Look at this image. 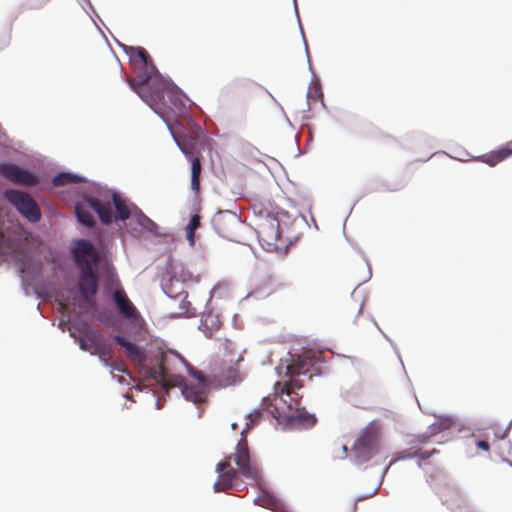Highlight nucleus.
Instances as JSON below:
<instances>
[{"label": "nucleus", "instance_id": "20", "mask_svg": "<svg viewBox=\"0 0 512 512\" xmlns=\"http://www.w3.org/2000/svg\"><path fill=\"white\" fill-rule=\"evenodd\" d=\"M191 160V188L198 192L200 188L201 162L198 156L189 157Z\"/></svg>", "mask_w": 512, "mask_h": 512}, {"label": "nucleus", "instance_id": "2", "mask_svg": "<svg viewBox=\"0 0 512 512\" xmlns=\"http://www.w3.org/2000/svg\"><path fill=\"white\" fill-rule=\"evenodd\" d=\"M114 341L125 350L129 360L140 370L143 377L154 380L164 389L183 384L180 374L187 367L186 360L172 350L161 351L148 361L144 351L137 344L121 335H115Z\"/></svg>", "mask_w": 512, "mask_h": 512}, {"label": "nucleus", "instance_id": "30", "mask_svg": "<svg viewBox=\"0 0 512 512\" xmlns=\"http://www.w3.org/2000/svg\"><path fill=\"white\" fill-rule=\"evenodd\" d=\"M476 446L478 449H481V450H484V451H488L490 446H489V443L485 440H479L477 441L476 443Z\"/></svg>", "mask_w": 512, "mask_h": 512}, {"label": "nucleus", "instance_id": "5", "mask_svg": "<svg viewBox=\"0 0 512 512\" xmlns=\"http://www.w3.org/2000/svg\"><path fill=\"white\" fill-rule=\"evenodd\" d=\"M218 479L214 483L216 492H224L233 488L234 481L238 478V473L247 479H251L256 485L262 481L261 472L255 462L251 461L249 449L246 440H241L233 455H229L224 461L216 466Z\"/></svg>", "mask_w": 512, "mask_h": 512}, {"label": "nucleus", "instance_id": "29", "mask_svg": "<svg viewBox=\"0 0 512 512\" xmlns=\"http://www.w3.org/2000/svg\"><path fill=\"white\" fill-rule=\"evenodd\" d=\"M50 0H32L30 8L31 9H41L44 7Z\"/></svg>", "mask_w": 512, "mask_h": 512}, {"label": "nucleus", "instance_id": "11", "mask_svg": "<svg viewBox=\"0 0 512 512\" xmlns=\"http://www.w3.org/2000/svg\"><path fill=\"white\" fill-rule=\"evenodd\" d=\"M190 374L193 376L194 382H188L183 377V384L176 387L181 388V393L186 400L195 404L202 403L206 398L207 382L205 377L199 371L191 370Z\"/></svg>", "mask_w": 512, "mask_h": 512}, {"label": "nucleus", "instance_id": "32", "mask_svg": "<svg viewBox=\"0 0 512 512\" xmlns=\"http://www.w3.org/2000/svg\"><path fill=\"white\" fill-rule=\"evenodd\" d=\"M199 222H200V216L198 214H194V215H192L188 224H199Z\"/></svg>", "mask_w": 512, "mask_h": 512}, {"label": "nucleus", "instance_id": "25", "mask_svg": "<svg viewBox=\"0 0 512 512\" xmlns=\"http://www.w3.org/2000/svg\"><path fill=\"white\" fill-rule=\"evenodd\" d=\"M436 453H439V451L436 449H431V450H425V451H418L417 453L408 455L407 457L418 456L420 459L424 460V459L430 458L431 456H433Z\"/></svg>", "mask_w": 512, "mask_h": 512}, {"label": "nucleus", "instance_id": "6", "mask_svg": "<svg viewBox=\"0 0 512 512\" xmlns=\"http://www.w3.org/2000/svg\"><path fill=\"white\" fill-rule=\"evenodd\" d=\"M80 349L97 355L100 361L106 367H111L112 371L126 372L124 363L120 360L112 361L113 350L109 341L98 330L84 323L78 339Z\"/></svg>", "mask_w": 512, "mask_h": 512}, {"label": "nucleus", "instance_id": "21", "mask_svg": "<svg viewBox=\"0 0 512 512\" xmlns=\"http://www.w3.org/2000/svg\"><path fill=\"white\" fill-rule=\"evenodd\" d=\"M83 181H84L83 178L76 174L62 172V173H59L58 175H56L52 179V184L54 186L58 187V186H63L66 184H71V183H81Z\"/></svg>", "mask_w": 512, "mask_h": 512}, {"label": "nucleus", "instance_id": "22", "mask_svg": "<svg viewBox=\"0 0 512 512\" xmlns=\"http://www.w3.org/2000/svg\"><path fill=\"white\" fill-rule=\"evenodd\" d=\"M258 486L261 487V484ZM254 503L269 509L277 505V499L260 488L258 496L254 499Z\"/></svg>", "mask_w": 512, "mask_h": 512}, {"label": "nucleus", "instance_id": "24", "mask_svg": "<svg viewBox=\"0 0 512 512\" xmlns=\"http://www.w3.org/2000/svg\"><path fill=\"white\" fill-rule=\"evenodd\" d=\"M220 216H221L222 220L233 223V224L241 221L239 216L236 213L231 212L229 210L220 212Z\"/></svg>", "mask_w": 512, "mask_h": 512}, {"label": "nucleus", "instance_id": "14", "mask_svg": "<svg viewBox=\"0 0 512 512\" xmlns=\"http://www.w3.org/2000/svg\"><path fill=\"white\" fill-rule=\"evenodd\" d=\"M79 291L86 303H93L97 292V276L92 267L80 269Z\"/></svg>", "mask_w": 512, "mask_h": 512}, {"label": "nucleus", "instance_id": "3", "mask_svg": "<svg viewBox=\"0 0 512 512\" xmlns=\"http://www.w3.org/2000/svg\"><path fill=\"white\" fill-rule=\"evenodd\" d=\"M112 202L98 197H88L75 205V214L80 224H95L92 212L102 224L125 222L135 224H156L143 211L119 192H113Z\"/></svg>", "mask_w": 512, "mask_h": 512}, {"label": "nucleus", "instance_id": "8", "mask_svg": "<svg viewBox=\"0 0 512 512\" xmlns=\"http://www.w3.org/2000/svg\"><path fill=\"white\" fill-rule=\"evenodd\" d=\"M380 431L375 425L365 427L353 444L355 459L364 463L378 453L380 446Z\"/></svg>", "mask_w": 512, "mask_h": 512}, {"label": "nucleus", "instance_id": "13", "mask_svg": "<svg viewBox=\"0 0 512 512\" xmlns=\"http://www.w3.org/2000/svg\"><path fill=\"white\" fill-rule=\"evenodd\" d=\"M74 261L79 269L93 268V264L98 261V254L92 243L88 240H76L72 250Z\"/></svg>", "mask_w": 512, "mask_h": 512}, {"label": "nucleus", "instance_id": "27", "mask_svg": "<svg viewBox=\"0 0 512 512\" xmlns=\"http://www.w3.org/2000/svg\"><path fill=\"white\" fill-rule=\"evenodd\" d=\"M199 226H186V237L189 240L190 245H194L195 230Z\"/></svg>", "mask_w": 512, "mask_h": 512}, {"label": "nucleus", "instance_id": "31", "mask_svg": "<svg viewBox=\"0 0 512 512\" xmlns=\"http://www.w3.org/2000/svg\"><path fill=\"white\" fill-rule=\"evenodd\" d=\"M308 224V220L303 216V215H299V217H294L293 220H292V224Z\"/></svg>", "mask_w": 512, "mask_h": 512}, {"label": "nucleus", "instance_id": "9", "mask_svg": "<svg viewBox=\"0 0 512 512\" xmlns=\"http://www.w3.org/2000/svg\"><path fill=\"white\" fill-rule=\"evenodd\" d=\"M159 111L151 107L167 124L168 127L173 126L176 117L183 114L185 110L184 101L181 95L174 91L171 83L167 80V87L163 91V97L160 100Z\"/></svg>", "mask_w": 512, "mask_h": 512}, {"label": "nucleus", "instance_id": "34", "mask_svg": "<svg viewBox=\"0 0 512 512\" xmlns=\"http://www.w3.org/2000/svg\"><path fill=\"white\" fill-rule=\"evenodd\" d=\"M229 239L238 243H242L244 241V238L242 237H231Z\"/></svg>", "mask_w": 512, "mask_h": 512}, {"label": "nucleus", "instance_id": "23", "mask_svg": "<svg viewBox=\"0 0 512 512\" xmlns=\"http://www.w3.org/2000/svg\"><path fill=\"white\" fill-rule=\"evenodd\" d=\"M376 140H377L378 145L381 146V147H387L390 144L396 142V138L394 136L390 135V134H387V133H380L377 136Z\"/></svg>", "mask_w": 512, "mask_h": 512}, {"label": "nucleus", "instance_id": "10", "mask_svg": "<svg viewBox=\"0 0 512 512\" xmlns=\"http://www.w3.org/2000/svg\"><path fill=\"white\" fill-rule=\"evenodd\" d=\"M5 197L29 222L39 221V207L28 194L10 189L5 192Z\"/></svg>", "mask_w": 512, "mask_h": 512}, {"label": "nucleus", "instance_id": "18", "mask_svg": "<svg viewBox=\"0 0 512 512\" xmlns=\"http://www.w3.org/2000/svg\"><path fill=\"white\" fill-rule=\"evenodd\" d=\"M221 385L229 386L241 381L239 370L235 365L223 367L218 375Z\"/></svg>", "mask_w": 512, "mask_h": 512}, {"label": "nucleus", "instance_id": "4", "mask_svg": "<svg viewBox=\"0 0 512 512\" xmlns=\"http://www.w3.org/2000/svg\"><path fill=\"white\" fill-rule=\"evenodd\" d=\"M124 51L137 70V75L129 79V85L147 105L159 111L160 100L167 87V79L158 72L143 47L125 45Z\"/></svg>", "mask_w": 512, "mask_h": 512}, {"label": "nucleus", "instance_id": "12", "mask_svg": "<svg viewBox=\"0 0 512 512\" xmlns=\"http://www.w3.org/2000/svg\"><path fill=\"white\" fill-rule=\"evenodd\" d=\"M0 175L14 184L33 186L38 183L32 172L10 162L0 163Z\"/></svg>", "mask_w": 512, "mask_h": 512}, {"label": "nucleus", "instance_id": "15", "mask_svg": "<svg viewBox=\"0 0 512 512\" xmlns=\"http://www.w3.org/2000/svg\"><path fill=\"white\" fill-rule=\"evenodd\" d=\"M112 298L119 310V313L124 318L134 321L139 317L137 308L133 305L122 288L116 289L112 294Z\"/></svg>", "mask_w": 512, "mask_h": 512}, {"label": "nucleus", "instance_id": "33", "mask_svg": "<svg viewBox=\"0 0 512 512\" xmlns=\"http://www.w3.org/2000/svg\"><path fill=\"white\" fill-rule=\"evenodd\" d=\"M316 422V418L313 415L307 417V423L313 425Z\"/></svg>", "mask_w": 512, "mask_h": 512}, {"label": "nucleus", "instance_id": "26", "mask_svg": "<svg viewBox=\"0 0 512 512\" xmlns=\"http://www.w3.org/2000/svg\"><path fill=\"white\" fill-rule=\"evenodd\" d=\"M290 217L291 215H289V212L281 211L277 212L275 220L277 221L278 225L288 224Z\"/></svg>", "mask_w": 512, "mask_h": 512}, {"label": "nucleus", "instance_id": "28", "mask_svg": "<svg viewBox=\"0 0 512 512\" xmlns=\"http://www.w3.org/2000/svg\"><path fill=\"white\" fill-rule=\"evenodd\" d=\"M454 512H476L474 508L464 503L463 505H457L454 508Z\"/></svg>", "mask_w": 512, "mask_h": 512}, {"label": "nucleus", "instance_id": "1", "mask_svg": "<svg viewBox=\"0 0 512 512\" xmlns=\"http://www.w3.org/2000/svg\"><path fill=\"white\" fill-rule=\"evenodd\" d=\"M311 367L312 360L310 358L299 356L297 359H292V363L286 367L283 379L274 384L273 398L271 396L264 398L263 409H255L247 415L248 429L260 422L263 412L278 422L301 419L305 411L300 407L303 397L300 390L304 386L303 377L310 380L313 376L310 371Z\"/></svg>", "mask_w": 512, "mask_h": 512}, {"label": "nucleus", "instance_id": "35", "mask_svg": "<svg viewBox=\"0 0 512 512\" xmlns=\"http://www.w3.org/2000/svg\"><path fill=\"white\" fill-rule=\"evenodd\" d=\"M196 131L199 132L201 130L200 126L195 124Z\"/></svg>", "mask_w": 512, "mask_h": 512}, {"label": "nucleus", "instance_id": "16", "mask_svg": "<svg viewBox=\"0 0 512 512\" xmlns=\"http://www.w3.org/2000/svg\"><path fill=\"white\" fill-rule=\"evenodd\" d=\"M178 147L189 158L195 155L196 146L198 143L197 135H188L178 132L174 126L169 127Z\"/></svg>", "mask_w": 512, "mask_h": 512}, {"label": "nucleus", "instance_id": "19", "mask_svg": "<svg viewBox=\"0 0 512 512\" xmlns=\"http://www.w3.org/2000/svg\"><path fill=\"white\" fill-rule=\"evenodd\" d=\"M20 242L18 239H12L0 229V257L4 255L13 254L19 248Z\"/></svg>", "mask_w": 512, "mask_h": 512}, {"label": "nucleus", "instance_id": "7", "mask_svg": "<svg viewBox=\"0 0 512 512\" xmlns=\"http://www.w3.org/2000/svg\"><path fill=\"white\" fill-rule=\"evenodd\" d=\"M293 226H249L257 235L260 245L269 252L286 251L296 239Z\"/></svg>", "mask_w": 512, "mask_h": 512}, {"label": "nucleus", "instance_id": "17", "mask_svg": "<svg viewBox=\"0 0 512 512\" xmlns=\"http://www.w3.org/2000/svg\"><path fill=\"white\" fill-rule=\"evenodd\" d=\"M512 155V141L508 143L505 147L498 149L497 151H493L489 154L483 155V162L487 163L490 166H495L499 162L505 160L506 158Z\"/></svg>", "mask_w": 512, "mask_h": 512}, {"label": "nucleus", "instance_id": "36", "mask_svg": "<svg viewBox=\"0 0 512 512\" xmlns=\"http://www.w3.org/2000/svg\"><path fill=\"white\" fill-rule=\"evenodd\" d=\"M449 425H450V429H452V427H453V421H452V419H451V418H450Z\"/></svg>", "mask_w": 512, "mask_h": 512}, {"label": "nucleus", "instance_id": "37", "mask_svg": "<svg viewBox=\"0 0 512 512\" xmlns=\"http://www.w3.org/2000/svg\"><path fill=\"white\" fill-rule=\"evenodd\" d=\"M232 428H233V429H236V424H235V423H234V424H232Z\"/></svg>", "mask_w": 512, "mask_h": 512}]
</instances>
